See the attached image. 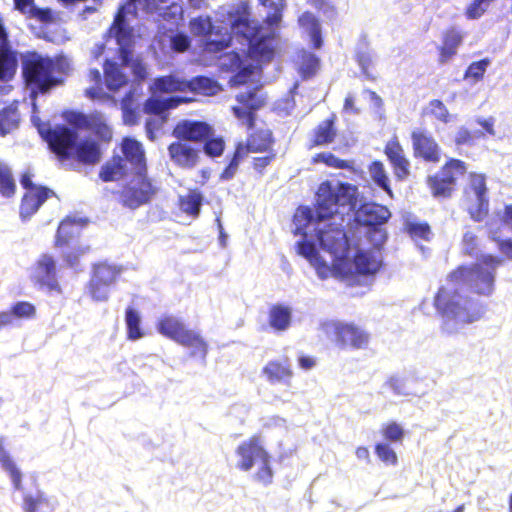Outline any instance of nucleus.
Wrapping results in <instances>:
<instances>
[{
    "label": "nucleus",
    "instance_id": "obj_5",
    "mask_svg": "<svg viewBox=\"0 0 512 512\" xmlns=\"http://www.w3.org/2000/svg\"><path fill=\"white\" fill-rule=\"evenodd\" d=\"M462 198L469 217L474 222L484 221L489 215L490 206L487 175L483 172H469L462 189Z\"/></svg>",
    "mask_w": 512,
    "mask_h": 512
},
{
    "label": "nucleus",
    "instance_id": "obj_18",
    "mask_svg": "<svg viewBox=\"0 0 512 512\" xmlns=\"http://www.w3.org/2000/svg\"><path fill=\"white\" fill-rule=\"evenodd\" d=\"M384 154L393 169L396 180L407 179L410 175V161L405 156L404 149L396 137L386 143Z\"/></svg>",
    "mask_w": 512,
    "mask_h": 512
},
{
    "label": "nucleus",
    "instance_id": "obj_22",
    "mask_svg": "<svg viewBox=\"0 0 512 512\" xmlns=\"http://www.w3.org/2000/svg\"><path fill=\"white\" fill-rule=\"evenodd\" d=\"M391 217L389 209L374 202L362 204L357 212L358 221L367 227H377L385 224Z\"/></svg>",
    "mask_w": 512,
    "mask_h": 512
},
{
    "label": "nucleus",
    "instance_id": "obj_46",
    "mask_svg": "<svg viewBox=\"0 0 512 512\" xmlns=\"http://www.w3.org/2000/svg\"><path fill=\"white\" fill-rule=\"evenodd\" d=\"M258 2L263 7L271 10L265 17V23L270 27L277 26L282 20L286 0H258Z\"/></svg>",
    "mask_w": 512,
    "mask_h": 512
},
{
    "label": "nucleus",
    "instance_id": "obj_48",
    "mask_svg": "<svg viewBox=\"0 0 512 512\" xmlns=\"http://www.w3.org/2000/svg\"><path fill=\"white\" fill-rule=\"evenodd\" d=\"M422 115L434 117L436 120L444 124H447L452 120V115L448 108L443 101L439 99H432L429 101L427 108L422 111Z\"/></svg>",
    "mask_w": 512,
    "mask_h": 512
},
{
    "label": "nucleus",
    "instance_id": "obj_44",
    "mask_svg": "<svg viewBox=\"0 0 512 512\" xmlns=\"http://www.w3.org/2000/svg\"><path fill=\"white\" fill-rule=\"evenodd\" d=\"M248 155L240 148L237 144H235L234 151L231 156H229L228 163L224 167V169L219 174V179L221 181H229L233 179L238 172L240 163L247 157Z\"/></svg>",
    "mask_w": 512,
    "mask_h": 512
},
{
    "label": "nucleus",
    "instance_id": "obj_34",
    "mask_svg": "<svg viewBox=\"0 0 512 512\" xmlns=\"http://www.w3.org/2000/svg\"><path fill=\"white\" fill-rule=\"evenodd\" d=\"M152 94L186 92V80L174 75H166L155 78L151 88Z\"/></svg>",
    "mask_w": 512,
    "mask_h": 512
},
{
    "label": "nucleus",
    "instance_id": "obj_8",
    "mask_svg": "<svg viewBox=\"0 0 512 512\" xmlns=\"http://www.w3.org/2000/svg\"><path fill=\"white\" fill-rule=\"evenodd\" d=\"M122 271V266L107 261L94 263L87 283L88 295L96 302L107 301L109 288L118 281Z\"/></svg>",
    "mask_w": 512,
    "mask_h": 512
},
{
    "label": "nucleus",
    "instance_id": "obj_1",
    "mask_svg": "<svg viewBox=\"0 0 512 512\" xmlns=\"http://www.w3.org/2000/svg\"><path fill=\"white\" fill-rule=\"evenodd\" d=\"M358 204L357 186L339 182L334 186L326 180L318 186L314 210L308 206L299 207L294 214L298 229H307L311 224L333 220L323 227H315L320 246L331 253L334 260L348 258L350 244L344 229L346 216H351Z\"/></svg>",
    "mask_w": 512,
    "mask_h": 512
},
{
    "label": "nucleus",
    "instance_id": "obj_39",
    "mask_svg": "<svg viewBox=\"0 0 512 512\" xmlns=\"http://www.w3.org/2000/svg\"><path fill=\"white\" fill-rule=\"evenodd\" d=\"M20 115L17 108L6 106L0 109V136L4 137L18 128Z\"/></svg>",
    "mask_w": 512,
    "mask_h": 512
},
{
    "label": "nucleus",
    "instance_id": "obj_2",
    "mask_svg": "<svg viewBox=\"0 0 512 512\" xmlns=\"http://www.w3.org/2000/svg\"><path fill=\"white\" fill-rule=\"evenodd\" d=\"M500 257L483 255L478 262L461 264L446 276V284L441 285L434 298L433 306L442 316H448L463 323L479 320L485 310L480 302L472 299L467 292L489 297L495 290V277Z\"/></svg>",
    "mask_w": 512,
    "mask_h": 512
},
{
    "label": "nucleus",
    "instance_id": "obj_17",
    "mask_svg": "<svg viewBox=\"0 0 512 512\" xmlns=\"http://www.w3.org/2000/svg\"><path fill=\"white\" fill-rule=\"evenodd\" d=\"M262 375L272 384L291 386L294 371L291 361L284 356L278 359L269 360L262 368Z\"/></svg>",
    "mask_w": 512,
    "mask_h": 512
},
{
    "label": "nucleus",
    "instance_id": "obj_47",
    "mask_svg": "<svg viewBox=\"0 0 512 512\" xmlns=\"http://www.w3.org/2000/svg\"><path fill=\"white\" fill-rule=\"evenodd\" d=\"M312 164L323 163L327 167L335 169H353L352 162L336 157L331 152H320L315 154L311 159Z\"/></svg>",
    "mask_w": 512,
    "mask_h": 512
},
{
    "label": "nucleus",
    "instance_id": "obj_19",
    "mask_svg": "<svg viewBox=\"0 0 512 512\" xmlns=\"http://www.w3.org/2000/svg\"><path fill=\"white\" fill-rule=\"evenodd\" d=\"M465 33L456 26H449L441 33V43L437 47L438 62L445 64L456 56L463 44Z\"/></svg>",
    "mask_w": 512,
    "mask_h": 512
},
{
    "label": "nucleus",
    "instance_id": "obj_40",
    "mask_svg": "<svg viewBox=\"0 0 512 512\" xmlns=\"http://www.w3.org/2000/svg\"><path fill=\"white\" fill-rule=\"evenodd\" d=\"M403 231L414 241H430L432 237V230L427 222L405 220Z\"/></svg>",
    "mask_w": 512,
    "mask_h": 512
},
{
    "label": "nucleus",
    "instance_id": "obj_36",
    "mask_svg": "<svg viewBox=\"0 0 512 512\" xmlns=\"http://www.w3.org/2000/svg\"><path fill=\"white\" fill-rule=\"evenodd\" d=\"M269 325L275 331H285L291 324L292 311L290 307L274 304L269 309Z\"/></svg>",
    "mask_w": 512,
    "mask_h": 512
},
{
    "label": "nucleus",
    "instance_id": "obj_57",
    "mask_svg": "<svg viewBox=\"0 0 512 512\" xmlns=\"http://www.w3.org/2000/svg\"><path fill=\"white\" fill-rule=\"evenodd\" d=\"M265 155L253 157L251 161V167L259 175H264L267 167H269L277 158L275 150L264 152Z\"/></svg>",
    "mask_w": 512,
    "mask_h": 512
},
{
    "label": "nucleus",
    "instance_id": "obj_55",
    "mask_svg": "<svg viewBox=\"0 0 512 512\" xmlns=\"http://www.w3.org/2000/svg\"><path fill=\"white\" fill-rule=\"evenodd\" d=\"M261 465L257 469V471L254 474V479L261 483L264 486H268L272 484L274 472L272 470V467L270 465V455L267 454L266 457H263L261 460Z\"/></svg>",
    "mask_w": 512,
    "mask_h": 512
},
{
    "label": "nucleus",
    "instance_id": "obj_43",
    "mask_svg": "<svg viewBox=\"0 0 512 512\" xmlns=\"http://www.w3.org/2000/svg\"><path fill=\"white\" fill-rule=\"evenodd\" d=\"M78 234V228L75 221L71 219H64L60 222L57 233L54 239L55 247H63L68 245L75 236Z\"/></svg>",
    "mask_w": 512,
    "mask_h": 512
},
{
    "label": "nucleus",
    "instance_id": "obj_27",
    "mask_svg": "<svg viewBox=\"0 0 512 512\" xmlns=\"http://www.w3.org/2000/svg\"><path fill=\"white\" fill-rule=\"evenodd\" d=\"M127 171L125 159L120 155H113L102 165L99 177L104 182L117 181L124 178L127 175Z\"/></svg>",
    "mask_w": 512,
    "mask_h": 512
},
{
    "label": "nucleus",
    "instance_id": "obj_14",
    "mask_svg": "<svg viewBox=\"0 0 512 512\" xmlns=\"http://www.w3.org/2000/svg\"><path fill=\"white\" fill-rule=\"evenodd\" d=\"M211 135H213L212 127L206 122L197 120H181L172 130L173 137L185 142L202 143Z\"/></svg>",
    "mask_w": 512,
    "mask_h": 512
},
{
    "label": "nucleus",
    "instance_id": "obj_50",
    "mask_svg": "<svg viewBox=\"0 0 512 512\" xmlns=\"http://www.w3.org/2000/svg\"><path fill=\"white\" fill-rule=\"evenodd\" d=\"M355 60L358 63V65L360 66L361 72L365 75V77L369 80L374 81L376 79V77L373 76L369 72V69L371 68V66L373 64V59H372V53L368 49L367 44H365L364 47H359L357 49L356 54H355Z\"/></svg>",
    "mask_w": 512,
    "mask_h": 512
},
{
    "label": "nucleus",
    "instance_id": "obj_38",
    "mask_svg": "<svg viewBox=\"0 0 512 512\" xmlns=\"http://www.w3.org/2000/svg\"><path fill=\"white\" fill-rule=\"evenodd\" d=\"M181 102H188L187 99H181V98H169V99H159L155 97H149L144 102V112L147 114H153V115H162L164 114L168 109L177 107L179 103Z\"/></svg>",
    "mask_w": 512,
    "mask_h": 512
},
{
    "label": "nucleus",
    "instance_id": "obj_13",
    "mask_svg": "<svg viewBox=\"0 0 512 512\" xmlns=\"http://www.w3.org/2000/svg\"><path fill=\"white\" fill-rule=\"evenodd\" d=\"M413 154L426 162L438 163L441 160V148L435 138L423 130L411 133Z\"/></svg>",
    "mask_w": 512,
    "mask_h": 512
},
{
    "label": "nucleus",
    "instance_id": "obj_24",
    "mask_svg": "<svg viewBox=\"0 0 512 512\" xmlns=\"http://www.w3.org/2000/svg\"><path fill=\"white\" fill-rule=\"evenodd\" d=\"M204 196L198 189H189L184 195L177 199V207L186 216L197 219L201 213Z\"/></svg>",
    "mask_w": 512,
    "mask_h": 512
},
{
    "label": "nucleus",
    "instance_id": "obj_35",
    "mask_svg": "<svg viewBox=\"0 0 512 512\" xmlns=\"http://www.w3.org/2000/svg\"><path fill=\"white\" fill-rule=\"evenodd\" d=\"M353 263L355 270L360 275H373L381 267V261L378 260L371 252L358 250L354 257Z\"/></svg>",
    "mask_w": 512,
    "mask_h": 512
},
{
    "label": "nucleus",
    "instance_id": "obj_53",
    "mask_svg": "<svg viewBox=\"0 0 512 512\" xmlns=\"http://www.w3.org/2000/svg\"><path fill=\"white\" fill-rule=\"evenodd\" d=\"M381 435L387 442L401 443L405 432L397 422L390 421L382 426Z\"/></svg>",
    "mask_w": 512,
    "mask_h": 512
},
{
    "label": "nucleus",
    "instance_id": "obj_25",
    "mask_svg": "<svg viewBox=\"0 0 512 512\" xmlns=\"http://www.w3.org/2000/svg\"><path fill=\"white\" fill-rule=\"evenodd\" d=\"M19 64V53L11 45L0 49V81H11L16 75Z\"/></svg>",
    "mask_w": 512,
    "mask_h": 512
},
{
    "label": "nucleus",
    "instance_id": "obj_26",
    "mask_svg": "<svg viewBox=\"0 0 512 512\" xmlns=\"http://www.w3.org/2000/svg\"><path fill=\"white\" fill-rule=\"evenodd\" d=\"M21 507L23 512H51L54 504L44 491L37 490L35 493L23 494Z\"/></svg>",
    "mask_w": 512,
    "mask_h": 512
},
{
    "label": "nucleus",
    "instance_id": "obj_30",
    "mask_svg": "<svg viewBox=\"0 0 512 512\" xmlns=\"http://www.w3.org/2000/svg\"><path fill=\"white\" fill-rule=\"evenodd\" d=\"M176 343L189 348L192 357L205 359L208 353L207 342L198 332L191 329H187Z\"/></svg>",
    "mask_w": 512,
    "mask_h": 512
},
{
    "label": "nucleus",
    "instance_id": "obj_21",
    "mask_svg": "<svg viewBox=\"0 0 512 512\" xmlns=\"http://www.w3.org/2000/svg\"><path fill=\"white\" fill-rule=\"evenodd\" d=\"M120 146L125 164L129 163L136 174L147 172L145 151L139 141L131 137H124Z\"/></svg>",
    "mask_w": 512,
    "mask_h": 512
},
{
    "label": "nucleus",
    "instance_id": "obj_64",
    "mask_svg": "<svg viewBox=\"0 0 512 512\" xmlns=\"http://www.w3.org/2000/svg\"><path fill=\"white\" fill-rule=\"evenodd\" d=\"M298 253L305 257L310 263L319 257V253L312 242L303 240L297 244Z\"/></svg>",
    "mask_w": 512,
    "mask_h": 512
},
{
    "label": "nucleus",
    "instance_id": "obj_49",
    "mask_svg": "<svg viewBox=\"0 0 512 512\" xmlns=\"http://www.w3.org/2000/svg\"><path fill=\"white\" fill-rule=\"evenodd\" d=\"M105 82L109 90L117 91L127 83L125 75L115 63H109L104 70Z\"/></svg>",
    "mask_w": 512,
    "mask_h": 512
},
{
    "label": "nucleus",
    "instance_id": "obj_45",
    "mask_svg": "<svg viewBox=\"0 0 512 512\" xmlns=\"http://www.w3.org/2000/svg\"><path fill=\"white\" fill-rule=\"evenodd\" d=\"M125 324L127 330V339L135 341L144 336L141 329V318L137 310L127 307L125 311Z\"/></svg>",
    "mask_w": 512,
    "mask_h": 512
},
{
    "label": "nucleus",
    "instance_id": "obj_62",
    "mask_svg": "<svg viewBox=\"0 0 512 512\" xmlns=\"http://www.w3.org/2000/svg\"><path fill=\"white\" fill-rule=\"evenodd\" d=\"M222 57H223L222 68L225 71L235 72L242 65V58H241L240 54L237 52L232 51V52L224 54Z\"/></svg>",
    "mask_w": 512,
    "mask_h": 512
},
{
    "label": "nucleus",
    "instance_id": "obj_51",
    "mask_svg": "<svg viewBox=\"0 0 512 512\" xmlns=\"http://www.w3.org/2000/svg\"><path fill=\"white\" fill-rule=\"evenodd\" d=\"M374 452L378 459L385 465L396 466L398 464V456L389 443H376L374 446Z\"/></svg>",
    "mask_w": 512,
    "mask_h": 512
},
{
    "label": "nucleus",
    "instance_id": "obj_41",
    "mask_svg": "<svg viewBox=\"0 0 512 512\" xmlns=\"http://www.w3.org/2000/svg\"><path fill=\"white\" fill-rule=\"evenodd\" d=\"M17 191L16 182L11 167L0 160V195L12 198Z\"/></svg>",
    "mask_w": 512,
    "mask_h": 512
},
{
    "label": "nucleus",
    "instance_id": "obj_28",
    "mask_svg": "<svg viewBox=\"0 0 512 512\" xmlns=\"http://www.w3.org/2000/svg\"><path fill=\"white\" fill-rule=\"evenodd\" d=\"M73 152L76 160L85 165H94L101 158L100 147L93 140L85 139L79 143L76 142Z\"/></svg>",
    "mask_w": 512,
    "mask_h": 512
},
{
    "label": "nucleus",
    "instance_id": "obj_6",
    "mask_svg": "<svg viewBox=\"0 0 512 512\" xmlns=\"http://www.w3.org/2000/svg\"><path fill=\"white\" fill-rule=\"evenodd\" d=\"M468 173V164L465 161L448 157L438 172L426 178V185L433 197L450 198L459 180Z\"/></svg>",
    "mask_w": 512,
    "mask_h": 512
},
{
    "label": "nucleus",
    "instance_id": "obj_52",
    "mask_svg": "<svg viewBox=\"0 0 512 512\" xmlns=\"http://www.w3.org/2000/svg\"><path fill=\"white\" fill-rule=\"evenodd\" d=\"M202 143L205 154L211 158L220 157L225 150L226 143L221 136L213 137L212 135L205 139Z\"/></svg>",
    "mask_w": 512,
    "mask_h": 512
},
{
    "label": "nucleus",
    "instance_id": "obj_61",
    "mask_svg": "<svg viewBox=\"0 0 512 512\" xmlns=\"http://www.w3.org/2000/svg\"><path fill=\"white\" fill-rule=\"evenodd\" d=\"M488 65V59H481L479 61L472 62L466 70V76L471 77L474 80H480L483 78Z\"/></svg>",
    "mask_w": 512,
    "mask_h": 512
},
{
    "label": "nucleus",
    "instance_id": "obj_10",
    "mask_svg": "<svg viewBox=\"0 0 512 512\" xmlns=\"http://www.w3.org/2000/svg\"><path fill=\"white\" fill-rule=\"evenodd\" d=\"M20 183L28 191L24 193L20 203V215L23 219L34 215L43 203L55 197V192L46 186H36L32 182V174L28 171L21 174Z\"/></svg>",
    "mask_w": 512,
    "mask_h": 512
},
{
    "label": "nucleus",
    "instance_id": "obj_12",
    "mask_svg": "<svg viewBox=\"0 0 512 512\" xmlns=\"http://www.w3.org/2000/svg\"><path fill=\"white\" fill-rule=\"evenodd\" d=\"M31 280L41 289L48 292L61 293V286L57 280L56 261L48 253L39 256L32 267Z\"/></svg>",
    "mask_w": 512,
    "mask_h": 512
},
{
    "label": "nucleus",
    "instance_id": "obj_4",
    "mask_svg": "<svg viewBox=\"0 0 512 512\" xmlns=\"http://www.w3.org/2000/svg\"><path fill=\"white\" fill-rule=\"evenodd\" d=\"M59 73H65V70L60 61L51 57L29 52L23 59V78L27 87L33 91L44 94L62 84Z\"/></svg>",
    "mask_w": 512,
    "mask_h": 512
},
{
    "label": "nucleus",
    "instance_id": "obj_54",
    "mask_svg": "<svg viewBox=\"0 0 512 512\" xmlns=\"http://www.w3.org/2000/svg\"><path fill=\"white\" fill-rule=\"evenodd\" d=\"M11 315L15 319L28 320L32 319L36 315L35 306L28 301H19L10 307Z\"/></svg>",
    "mask_w": 512,
    "mask_h": 512
},
{
    "label": "nucleus",
    "instance_id": "obj_32",
    "mask_svg": "<svg viewBox=\"0 0 512 512\" xmlns=\"http://www.w3.org/2000/svg\"><path fill=\"white\" fill-rule=\"evenodd\" d=\"M156 328L161 335L175 342H177L188 329L179 318L172 315L162 316L158 320Z\"/></svg>",
    "mask_w": 512,
    "mask_h": 512
},
{
    "label": "nucleus",
    "instance_id": "obj_3",
    "mask_svg": "<svg viewBox=\"0 0 512 512\" xmlns=\"http://www.w3.org/2000/svg\"><path fill=\"white\" fill-rule=\"evenodd\" d=\"M260 86L236 95L237 104L231 107V112L239 123L251 132L245 142L236 144L249 155L250 153H262L274 150L275 137L268 127L256 128L257 111L266 103L265 98L258 94Z\"/></svg>",
    "mask_w": 512,
    "mask_h": 512
},
{
    "label": "nucleus",
    "instance_id": "obj_59",
    "mask_svg": "<svg viewBox=\"0 0 512 512\" xmlns=\"http://www.w3.org/2000/svg\"><path fill=\"white\" fill-rule=\"evenodd\" d=\"M320 66L319 58L312 53H305L302 56L301 72L304 76H313Z\"/></svg>",
    "mask_w": 512,
    "mask_h": 512
},
{
    "label": "nucleus",
    "instance_id": "obj_16",
    "mask_svg": "<svg viewBox=\"0 0 512 512\" xmlns=\"http://www.w3.org/2000/svg\"><path fill=\"white\" fill-rule=\"evenodd\" d=\"M167 151L171 162L182 169H192L200 160V150L183 140L170 143Z\"/></svg>",
    "mask_w": 512,
    "mask_h": 512
},
{
    "label": "nucleus",
    "instance_id": "obj_42",
    "mask_svg": "<svg viewBox=\"0 0 512 512\" xmlns=\"http://www.w3.org/2000/svg\"><path fill=\"white\" fill-rule=\"evenodd\" d=\"M368 171L373 182L392 198L393 191L390 187L389 177L385 170L384 164L379 160H375L368 166Z\"/></svg>",
    "mask_w": 512,
    "mask_h": 512
},
{
    "label": "nucleus",
    "instance_id": "obj_11",
    "mask_svg": "<svg viewBox=\"0 0 512 512\" xmlns=\"http://www.w3.org/2000/svg\"><path fill=\"white\" fill-rule=\"evenodd\" d=\"M43 139L49 144L50 149L60 158L69 159L78 139L75 130L63 125L45 130L39 129Z\"/></svg>",
    "mask_w": 512,
    "mask_h": 512
},
{
    "label": "nucleus",
    "instance_id": "obj_31",
    "mask_svg": "<svg viewBox=\"0 0 512 512\" xmlns=\"http://www.w3.org/2000/svg\"><path fill=\"white\" fill-rule=\"evenodd\" d=\"M258 30L259 28H256L255 32L247 36L249 39V54L256 61L268 62L273 58L274 50L265 37L255 39Z\"/></svg>",
    "mask_w": 512,
    "mask_h": 512
},
{
    "label": "nucleus",
    "instance_id": "obj_37",
    "mask_svg": "<svg viewBox=\"0 0 512 512\" xmlns=\"http://www.w3.org/2000/svg\"><path fill=\"white\" fill-rule=\"evenodd\" d=\"M0 465L9 474L15 490H22V473L4 447V440L0 438Z\"/></svg>",
    "mask_w": 512,
    "mask_h": 512
},
{
    "label": "nucleus",
    "instance_id": "obj_7",
    "mask_svg": "<svg viewBox=\"0 0 512 512\" xmlns=\"http://www.w3.org/2000/svg\"><path fill=\"white\" fill-rule=\"evenodd\" d=\"M325 331L340 349H367L371 335L362 326L354 322L331 321L325 324Z\"/></svg>",
    "mask_w": 512,
    "mask_h": 512
},
{
    "label": "nucleus",
    "instance_id": "obj_56",
    "mask_svg": "<svg viewBox=\"0 0 512 512\" xmlns=\"http://www.w3.org/2000/svg\"><path fill=\"white\" fill-rule=\"evenodd\" d=\"M480 252V241L471 231L464 233L462 238V253L468 257H476Z\"/></svg>",
    "mask_w": 512,
    "mask_h": 512
},
{
    "label": "nucleus",
    "instance_id": "obj_15",
    "mask_svg": "<svg viewBox=\"0 0 512 512\" xmlns=\"http://www.w3.org/2000/svg\"><path fill=\"white\" fill-rule=\"evenodd\" d=\"M236 454L240 458L237 467L242 471H249L254 466L255 459L261 460L268 452L262 445L260 434H254L237 446Z\"/></svg>",
    "mask_w": 512,
    "mask_h": 512
},
{
    "label": "nucleus",
    "instance_id": "obj_23",
    "mask_svg": "<svg viewBox=\"0 0 512 512\" xmlns=\"http://www.w3.org/2000/svg\"><path fill=\"white\" fill-rule=\"evenodd\" d=\"M108 33L115 38L121 48L131 44L133 30L126 21V5H121L118 8Z\"/></svg>",
    "mask_w": 512,
    "mask_h": 512
},
{
    "label": "nucleus",
    "instance_id": "obj_33",
    "mask_svg": "<svg viewBox=\"0 0 512 512\" xmlns=\"http://www.w3.org/2000/svg\"><path fill=\"white\" fill-rule=\"evenodd\" d=\"M298 24L309 34L312 47L321 48L323 44L321 26L315 15L309 11L303 12L298 18Z\"/></svg>",
    "mask_w": 512,
    "mask_h": 512
},
{
    "label": "nucleus",
    "instance_id": "obj_29",
    "mask_svg": "<svg viewBox=\"0 0 512 512\" xmlns=\"http://www.w3.org/2000/svg\"><path fill=\"white\" fill-rule=\"evenodd\" d=\"M187 91L204 96H214L221 91V85L211 77L199 75L186 80Z\"/></svg>",
    "mask_w": 512,
    "mask_h": 512
},
{
    "label": "nucleus",
    "instance_id": "obj_60",
    "mask_svg": "<svg viewBox=\"0 0 512 512\" xmlns=\"http://www.w3.org/2000/svg\"><path fill=\"white\" fill-rule=\"evenodd\" d=\"M237 72L231 77V84L234 86H241L247 84L254 73V67L252 65H247L244 67H240Z\"/></svg>",
    "mask_w": 512,
    "mask_h": 512
},
{
    "label": "nucleus",
    "instance_id": "obj_9",
    "mask_svg": "<svg viewBox=\"0 0 512 512\" xmlns=\"http://www.w3.org/2000/svg\"><path fill=\"white\" fill-rule=\"evenodd\" d=\"M137 176V180H131L125 184L119 193L121 204L130 209L149 203L158 190L152 180L147 177V172Z\"/></svg>",
    "mask_w": 512,
    "mask_h": 512
},
{
    "label": "nucleus",
    "instance_id": "obj_63",
    "mask_svg": "<svg viewBox=\"0 0 512 512\" xmlns=\"http://www.w3.org/2000/svg\"><path fill=\"white\" fill-rule=\"evenodd\" d=\"M122 120L125 125L134 126L140 121V113L137 108L128 103L122 104Z\"/></svg>",
    "mask_w": 512,
    "mask_h": 512
},
{
    "label": "nucleus",
    "instance_id": "obj_20",
    "mask_svg": "<svg viewBox=\"0 0 512 512\" xmlns=\"http://www.w3.org/2000/svg\"><path fill=\"white\" fill-rule=\"evenodd\" d=\"M337 115L332 113L328 118L319 122L311 131L308 148L313 149L332 144L338 135L336 128Z\"/></svg>",
    "mask_w": 512,
    "mask_h": 512
},
{
    "label": "nucleus",
    "instance_id": "obj_58",
    "mask_svg": "<svg viewBox=\"0 0 512 512\" xmlns=\"http://www.w3.org/2000/svg\"><path fill=\"white\" fill-rule=\"evenodd\" d=\"M190 29L196 36H208L213 30V25L209 17H196L190 21Z\"/></svg>",
    "mask_w": 512,
    "mask_h": 512
}]
</instances>
